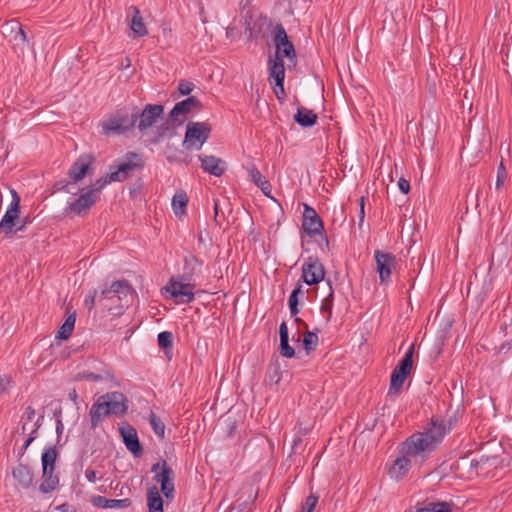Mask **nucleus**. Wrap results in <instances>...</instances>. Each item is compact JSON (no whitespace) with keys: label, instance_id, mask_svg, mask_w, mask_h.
Returning <instances> with one entry per match:
<instances>
[{"label":"nucleus","instance_id":"1","mask_svg":"<svg viewBox=\"0 0 512 512\" xmlns=\"http://www.w3.org/2000/svg\"><path fill=\"white\" fill-rule=\"evenodd\" d=\"M58 452L55 446L45 448L41 457L42 464V482L39 490L43 494L51 493L57 489L59 485V476L55 473V464Z\"/></svg>","mask_w":512,"mask_h":512},{"label":"nucleus","instance_id":"2","mask_svg":"<svg viewBox=\"0 0 512 512\" xmlns=\"http://www.w3.org/2000/svg\"><path fill=\"white\" fill-rule=\"evenodd\" d=\"M437 449L422 433L416 432L409 436L401 445V452L415 461L423 463Z\"/></svg>","mask_w":512,"mask_h":512},{"label":"nucleus","instance_id":"3","mask_svg":"<svg viewBox=\"0 0 512 512\" xmlns=\"http://www.w3.org/2000/svg\"><path fill=\"white\" fill-rule=\"evenodd\" d=\"M195 286L192 281H184L182 277L173 276L162 288V291L168 293L177 304H190L195 299Z\"/></svg>","mask_w":512,"mask_h":512},{"label":"nucleus","instance_id":"4","mask_svg":"<svg viewBox=\"0 0 512 512\" xmlns=\"http://www.w3.org/2000/svg\"><path fill=\"white\" fill-rule=\"evenodd\" d=\"M151 472L155 473L153 480L160 484V489L163 495L169 499L173 498L175 493V473L173 469L167 464L166 460L156 462L151 467Z\"/></svg>","mask_w":512,"mask_h":512},{"label":"nucleus","instance_id":"5","mask_svg":"<svg viewBox=\"0 0 512 512\" xmlns=\"http://www.w3.org/2000/svg\"><path fill=\"white\" fill-rule=\"evenodd\" d=\"M144 167V161L141 156L135 152H128L125 160L117 165V169L110 173V179L116 182H123L132 176L135 170H141Z\"/></svg>","mask_w":512,"mask_h":512},{"label":"nucleus","instance_id":"6","mask_svg":"<svg viewBox=\"0 0 512 512\" xmlns=\"http://www.w3.org/2000/svg\"><path fill=\"white\" fill-rule=\"evenodd\" d=\"M211 128L206 122H189L185 133L183 145L186 149H191L195 141H198L197 149L207 141L210 136Z\"/></svg>","mask_w":512,"mask_h":512},{"label":"nucleus","instance_id":"7","mask_svg":"<svg viewBox=\"0 0 512 512\" xmlns=\"http://www.w3.org/2000/svg\"><path fill=\"white\" fill-rule=\"evenodd\" d=\"M273 42L276 47L275 56L282 60H296V52L293 43L289 40L287 32L282 24L278 23L274 28Z\"/></svg>","mask_w":512,"mask_h":512},{"label":"nucleus","instance_id":"8","mask_svg":"<svg viewBox=\"0 0 512 512\" xmlns=\"http://www.w3.org/2000/svg\"><path fill=\"white\" fill-rule=\"evenodd\" d=\"M164 115V107L161 104H147L141 112L137 111L136 127L140 132L151 128Z\"/></svg>","mask_w":512,"mask_h":512},{"label":"nucleus","instance_id":"9","mask_svg":"<svg viewBox=\"0 0 512 512\" xmlns=\"http://www.w3.org/2000/svg\"><path fill=\"white\" fill-rule=\"evenodd\" d=\"M325 276L323 264L317 257L309 256L302 265V279L309 285L320 283Z\"/></svg>","mask_w":512,"mask_h":512},{"label":"nucleus","instance_id":"10","mask_svg":"<svg viewBox=\"0 0 512 512\" xmlns=\"http://www.w3.org/2000/svg\"><path fill=\"white\" fill-rule=\"evenodd\" d=\"M101 401H103L106 412L110 415L122 417L127 413L128 405L126 396L118 391L107 392L101 395Z\"/></svg>","mask_w":512,"mask_h":512},{"label":"nucleus","instance_id":"11","mask_svg":"<svg viewBox=\"0 0 512 512\" xmlns=\"http://www.w3.org/2000/svg\"><path fill=\"white\" fill-rule=\"evenodd\" d=\"M374 258L376 261L377 272L379 273L380 283H389L391 281L392 270L395 269L397 265L395 255L376 250L374 252Z\"/></svg>","mask_w":512,"mask_h":512},{"label":"nucleus","instance_id":"12","mask_svg":"<svg viewBox=\"0 0 512 512\" xmlns=\"http://www.w3.org/2000/svg\"><path fill=\"white\" fill-rule=\"evenodd\" d=\"M78 198L68 203L64 212L66 215L84 216L90 208L96 203L97 196H93L91 191L81 190Z\"/></svg>","mask_w":512,"mask_h":512},{"label":"nucleus","instance_id":"13","mask_svg":"<svg viewBox=\"0 0 512 512\" xmlns=\"http://www.w3.org/2000/svg\"><path fill=\"white\" fill-rule=\"evenodd\" d=\"M302 229L309 237H314L316 235L323 236V221L317 214L316 210L308 204H304Z\"/></svg>","mask_w":512,"mask_h":512},{"label":"nucleus","instance_id":"14","mask_svg":"<svg viewBox=\"0 0 512 512\" xmlns=\"http://www.w3.org/2000/svg\"><path fill=\"white\" fill-rule=\"evenodd\" d=\"M450 427H447L444 420H440L436 417H432L430 422L421 432L425 437H427L433 445L437 448L442 443L445 435L450 431Z\"/></svg>","mask_w":512,"mask_h":512},{"label":"nucleus","instance_id":"15","mask_svg":"<svg viewBox=\"0 0 512 512\" xmlns=\"http://www.w3.org/2000/svg\"><path fill=\"white\" fill-rule=\"evenodd\" d=\"M120 434L126 448L135 456L140 457L143 454V447L139 441L137 431L134 427L126 424L120 427Z\"/></svg>","mask_w":512,"mask_h":512},{"label":"nucleus","instance_id":"16","mask_svg":"<svg viewBox=\"0 0 512 512\" xmlns=\"http://www.w3.org/2000/svg\"><path fill=\"white\" fill-rule=\"evenodd\" d=\"M203 261L197 256L189 254L183 259V273L178 275L182 277L184 281H195V277H198L202 272Z\"/></svg>","mask_w":512,"mask_h":512},{"label":"nucleus","instance_id":"17","mask_svg":"<svg viewBox=\"0 0 512 512\" xmlns=\"http://www.w3.org/2000/svg\"><path fill=\"white\" fill-rule=\"evenodd\" d=\"M94 161V157L90 154L81 155L71 166L68 175L72 182L82 180Z\"/></svg>","mask_w":512,"mask_h":512},{"label":"nucleus","instance_id":"18","mask_svg":"<svg viewBox=\"0 0 512 512\" xmlns=\"http://www.w3.org/2000/svg\"><path fill=\"white\" fill-rule=\"evenodd\" d=\"M131 16L129 20L130 29L133 32V38L144 37L148 34V29L143 21L140 10L138 7L132 5L127 10V18Z\"/></svg>","mask_w":512,"mask_h":512},{"label":"nucleus","instance_id":"19","mask_svg":"<svg viewBox=\"0 0 512 512\" xmlns=\"http://www.w3.org/2000/svg\"><path fill=\"white\" fill-rule=\"evenodd\" d=\"M2 33L5 37H9L16 45L25 44L28 42L26 33L23 30L21 23L15 19L7 21L2 26Z\"/></svg>","mask_w":512,"mask_h":512},{"label":"nucleus","instance_id":"20","mask_svg":"<svg viewBox=\"0 0 512 512\" xmlns=\"http://www.w3.org/2000/svg\"><path fill=\"white\" fill-rule=\"evenodd\" d=\"M201 161V168L204 172L220 177L226 170L225 162L213 155H199Z\"/></svg>","mask_w":512,"mask_h":512},{"label":"nucleus","instance_id":"21","mask_svg":"<svg viewBox=\"0 0 512 512\" xmlns=\"http://www.w3.org/2000/svg\"><path fill=\"white\" fill-rule=\"evenodd\" d=\"M203 107L202 103L195 96H190L187 99L180 101L170 111L172 118H178L180 115H187L193 110H201Z\"/></svg>","mask_w":512,"mask_h":512},{"label":"nucleus","instance_id":"22","mask_svg":"<svg viewBox=\"0 0 512 512\" xmlns=\"http://www.w3.org/2000/svg\"><path fill=\"white\" fill-rule=\"evenodd\" d=\"M12 476L22 489H29L33 485L34 474L25 464L19 463L12 470Z\"/></svg>","mask_w":512,"mask_h":512},{"label":"nucleus","instance_id":"23","mask_svg":"<svg viewBox=\"0 0 512 512\" xmlns=\"http://www.w3.org/2000/svg\"><path fill=\"white\" fill-rule=\"evenodd\" d=\"M268 80L270 83L274 81L275 83L284 82L285 79V66L284 61L280 57H276L272 59L269 57L268 60Z\"/></svg>","mask_w":512,"mask_h":512},{"label":"nucleus","instance_id":"24","mask_svg":"<svg viewBox=\"0 0 512 512\" xmlns=\"http://www.w3.org/2000/svg\"><path fill=\"white\" fill-rule=\"evenodd\" d=\"M411 459L410 456H406L405 454L396 458L389 470L390 477L395 480L402 479L411 468Z\"/></svg>","mask_w":512,"mask_h":512},{"label":"nucleus","instance_id":"25","mask_svg":"<svg viewBox=\"0 0 512 512\" xmlns=\"http://www.w3.org/2000/svg\"><path fill=\"white\" fill-rule=\"evenodd\" d=\"M119 124H121V129L123 134L133 130L136 127L137 123V110L134 109L132 113H130L126 108L118 109L115 111Z\"/></svg>","mask_w":512,"mask_h":512},{"label":"nucleus","instance_id":"26","mask_svg":"<svg viewBox=\"0 0 512 512\" xmlns=\"http://www.w3.org/2000/svg\"><path fill=\"white\" fill-rule=\"evenodd\" d=\"M317 118L318 116L313 110L305 107H299L294 115L295 122L303 128L314 126L317 122Z\"/></svg>","mask_w":512,"mask_h":512},{"label":"nucleus","instance_id":"27","mask_svg":"<svg viewBox=\"0 0 512 512\" xmlns=\"http://www.w3.org/2000/svg\"><path fill=\"white\" fill-rule=\"evenodd\" d=\"M109 414L106 412L103 401H101V396L95 401V403L91 406L89 411V417L91 421V428L95 429L99 423L105 418L108 417Z\"/></svg>","mask_w":512,"mask_h":512},{"label":"nucleus","instance_id":"28","mask_svg":"<svg viewBox=\"0 0 512 512\" xmlns=\"http://www.w3.org/2000/svg\"><path fill=\"white\" fill-rule=\"evenodd\" d=\"M280 354L285 358H292L295 350L289 345V332L286 322H282L279 327Z\"/></svg>","mask_w":512,"mask_h":512},{"label":"nucleus","instance_id":"29","mask_svg":"<svg viewBox=\"0 0 512 512\" xmlns=\"http://www.w3.org/2000/svg\"><path fill=\"white\" fill-rule=\"evenodd\" d=\"M101 131L100 133L102 135H122V129L121 124H119L116 112H113L106 120L102 121L100 123Z\"/></svg>","mask_w":512,"mask_h":512},{"label":"nucleus","instance_id":"30","mask_svg":"<svg viewBox=\"0 0 512 512\" xmlns=\"http://www.w3.org/2000/svg\"><path fill=\"white\" fill-rule=\"evenodd\" d=\"M147 506L149 512H163V499L156 486L150 487L147 491Z\"/></svg>","mask_w":512,"mask_h":512},{"label":"nucleus","instance_id":"31","mask_svg":"<svg viewBox=\"0 0 512 512\" xmlns=\"http://www.w3.org/2000/svg\"><path fill=\"white\" fill-rule=\"evenodd\" d=\"M249 177L251 181L261 189V191L269 196L271 193V184L270 182L261 174V172L253 166L249 169Z\"/></svg>","mask_w":512,"mask_h":512},{"label":"nucleus","instance_id":"32","mask_svg":"<svg viewBox=\"0 0 512 512\" xmlns=\"http://www.w3.org/2000/svg\"><path fill=\"white\" fill-rule=\"evenodd\" d=\"M177 120L178 118H172L169 115L168 118L158 126L157 136L153 142L157 143L159 140L163 139L166 136H173L177 126Z\"/></svg>","mask_w":512,"mask_h":512},{"label":"nucleus","instance_id":"33","mask_svg":"<svg viewBox=\"0 0 512 512\" xmlns=\"http://www.w3.org/2000/svg\"><path fill=\"white\" fill-rule=\"evenodd\" d=\"M415 346L412 344L408 350L406 351L403 358L399 361V363L394 368L398 372H403L405 375H409L412 367H413V355H414Z\"/></svg>","mask_w":512,"mask_h":512},{"label":"nucleus","instance_id":"34","mask_svg":"<svg viewBox=\"0 0 512 512\" xmlns=\"http://www.w3.org/2000/svg\"><path fill=\"white\" fill-rule=\"evenodd\" d=\"M407 377L408 376L405 375L403 372H398L397 370L393 369L391 373L388 396L398 395Z\"/></svg>","mask_w":512,"mask_h":512},{"label":"nucleus","instance_id":"35","mask_svg":"<svg viewBox=\"0 0 512 512\" xmlns=\"http://www.w3.org/2000/svg\"><path fill=\"white\" fill-rule=\"evenodd\" d=\"M188 204V196L184 191L177 192L172 199V207L176 215H183L186 213Z\"/></svg>","mask_w":512,"mask_h":512},{"label":"nucleus","instance_id":"36","mask_svg":"<svg viewBox=\"0 0 512 512\" xmlns=\"http://www.w3.org/2000/svg\"><path fill=\"white\" fill-rule=\"evenodd\" d=\"M75 321H76V314H75V312H73L72 314L68 315L65 322L58 330L57 338L62 339V340L68 339L74 330Z\"/></svg>","mask_w":512,"mask_h":512},{"label":"nucleus","instance_id":"37","mask_svg":"<svg viewBox=\"0 0 512 512\" xmlns=\"http://www.w3.org/2000/svg\"><path fill=\"white\" fill-rule=\"evenodd\" d=\"M110 288H111L112 292L116 296H118V298H121L122 295L127 296L132 293V287L130 286V284L128 283L127 280L114 281L110 285Z\"/></svg>","mask_w":512,"mask_h":512},{"label":"nucleus","instance_id":"38","mask_svg":"<svg viewBox=\"0 0 512 512\" xmlns=\"http://www.w3.org/2000/svg\"><path fill=\"white\" fill-rule=\"evenodd\" d=\"M407 512H452V510L447 502H436L429 503L425 507L418 508L416 511L409 510Z\"/></svg>","mask_w":512,"mask_h":512},{"label":"nucleus","instance_id":"39","mask_svg":"<svg viewBox=\"0 0 512 512\" xmlns=\"http://www.w3.org/2000/svg\"><path fill=\"white\" fill-rule=\"evenodd\" d=\"M149 423L157 437L160 439H164L165 424L154 412H151L149 415Z\"/></svg>","mask_w":512,"mask_h":512},{"label":"nucleus","instance_id":"40","mask_svg":"<svg viewBox=\"0 0 512 512\" xmlns=\"http://www.w3.org/2000/svg\"><path fill=\"white\" fill-rule=\"evenodd\" d=\"M299 294H303L301 284H297V286L292 290V292L289 296L288 304H289V309H290V313L292 316H296L299 313V309H298V304H299L298 295Z\"/></svg>","mask_w":512,"mask_h":512},{"label":"nucleus","instance_id":"41","mask_svg":"<svg viewBox=\"0 0 512 512\" xmlns=\"http://www.w3.org/2000/svg\"><path fill=\"white\" fill-rule=\"evenodd\" d=\"M111 182H116L115 179H110V173L98 179L95 183L91 184L86 191H91L93 196H97L106 185Z\"/></svg>","mask_w":512,"mask_h":512},{"label":"nucleus","instance_id":"42","mask_svg":"<svg viewBox=\"0 0 512 512\" xmlns=\"http://www.w3.org/2000/svg\"><path fill=\"white\" fill-rule=\"evenodd\" d=\"M16 220L17 219L15 217L5 213L0 221V231L5 235H11L13 233V228L16 225Z\"/></svg>","mask_w":512,"mask_h":512},{"label":"nucleus","instance_id":"43","mask_svg":"<svg viewBox=\"0 0 512 512\" xmlns=\"http://www.w3.org/2000/svg\"><path fill=\"white\" fill-rule=\"evenodd\" d=\"M318 345V336L317 334L307 331L303 338V347L307 354L311 351H314Z\"/></svg>","mask_w":512,"mask_h":512},{"label":"nucleus","instance_id":"44","mask_svg":"<svg viewBox=\"0 0 512 512\" xmlns=\"http://www.w3.org/2000/svg\"><path fill=\"white\" fill-rule=\"evenodd\" d=\"M11 194H12V201L6 211V214L8 215H11L13 217H15L16 219L19 218V214H20V196L18 195V193L15 191V190H12L11 191Z\"/></svg>","mask_w":512,"mask_h":512},{"label":"nucleus","instance_id":"45","mask_svg":"<svg viewBox=\"0 0 512 512\" xmlns=\"http://www.w3.org/2000/svg\"><path fill=\"white\" fill-rule=\"evenodd\" d=\"M159 347L163 349L172 348L173 345V335L169 331H163L158 334L157 337Z\"/></svg>","mask_w":512,"mask_h":512},{"label":"nucleus","instance_id":"46","mask_svg":"<svg viewBox=\"0 0 512 512\" xmlns=\"http://www.w3.org/2000/svg\"><path fill=\"white\" fill-rule=\"evenodd\" d=\"M333 308V291L322 301L321 311L327 313L326 320L329 321L332 316Z\"/></svg>","mask_w":512,"mask_h":512},{"label":"nucleus","instance_id":"47","mask_svg":"<svg viewBox=\"0 0 512 512\" xmlns=\"http://www.w3.org/2000/svg\"><path fill=\"white\" fill-rule=\"evenodd\" d=\"M132 504L131 500L129 498L124 499H109L108 500V508L109 509H126L130 507Z\"/></svg>","mask_w":512,"mask_h":512},{"label":"nucleus","instance_id":"48","mask_svg":"<svg viewBox=\"0 0 512 512\" xmlns=\"http://www.w3.org/2000/svg\"><path fill=\"white\" fill-rule=\"evenodd\" d=\"M318 503V496L311 493L306 497L304 503L302 504V512H312Z\"/></svg>","mask_w":512,"mask_h":512},{"label":"nucleus","instance_id":"49","mask_svg":"<svg viewBox=\"0 0 512 512\" xmlns=\"http://www.w3.org/2000/svg\"><path fill=\"white\" fill-rule=\"evenodd\" d=\"M507 177V172L504 167L503 161L500 162L497 169V179H496V189L499 190L503 185L505 179Z\"/></svg>","mask_w":512,"mask_h":512},{"label":"nucleus","instance_id":"50","mask_svg":"<svg viewBox=\"0 0 512 512\" xmlns=\"http://www.w3.org/2000/svg\"><path fill=\"white\" fill-rule=\"evenodd\" d=\"M108 500V498L101 495H95L90 498V502L94 507L102 509H108Z\"/></svg>","mask_w":512,"mask_h":512},{"label":"nucleus","instance_id":"51","mask_svg":"<svg viewBox=\"0 0 512 512\" xmlns=\"http://www.w3.org/2000/svg\"><path fill=\"white\" fill-rule=\"evenodd\" d=\"M76 379L99 382L102 380V376L93 372H82L77 374Z\"/></svg>","mask_w":512,"mask_h":512},{"label":"nucleus","instance_id":"52","mask_svg":"<svg viewBox=\"0 0 512 512\" xmlns=\"http://www.w3.org/2000/svg\"><path fill=\"white\" fill-rule=\"evenodd\" d=\"M96 297H97V290H95V289L89 291V293L86 295L85 300H84V305L88 309V311H91L94 308Z\"/></svg>","mask_w":512,"mask_h":512},{"label":"nucleus","instance_id":"53","mask_svg":"<svg viewBox=\"0 0 512 512\" xmlns=\"http://www.w3.org/2000/svg\"><path fill=\"white\" fill-rule=\"evenodd\" d=\"M72 183V180L69 179H63V180H59L57 182L54 183L53 185V191L54 192H61V191H65V192H70L69 191V185Z\"/></svg>","mask_w":512,"mask_h":512},{"label":"nucleus","instance_id":"54","mask_svg":"<svg viewBox=\"0 0 512 512\" xmlns=\"http://www.w3.org/2000/svg\"><path fill=\"white\" fill-rule=\"evenodd\" d=\"M194 89V84L190 81L181 80L178 85V90L182 95H189Z\"/></svg>","mask_w":512,"mask_h":512},{"label":"nucleus","instance_id":"55","mask_svg":"<svg viewBox=\"0 0 512 512\" xmlns=\"http://www.w3.org/2000/svg\"><path fill=\"white\" fill-rule=\"evenodd\" d=\"M281 371H280V367L279 365H275L273 367V371L272 373L269 374V382L270 384H274V385H277L279 384V382L281 381L282 379V376H281Z\"/></svg>","mask_w":512,"mask_h":512},{"label":"nucleus","instance_id":"56","mask_svg":"<svg viewBox=\"0 0 512 512\" xmlns=\"http://www.w3.org/2000/svg\"><path fill=\"white\" fill-rule=\"evenodd\" d=\"M273 90H274V93L276 95V98L280 102H283L285 97H286V92H285V89H284V82L275 83V87L273 88Z\"/></svg>","mask_w":512,"mask_h":512},{"label":"nucleus","instance_id":"57","mask_svg":"<svg viewBox=\"0 0 512 512\" xmlns=\"http://www.w3.org/2000/svg\"><path fill=\"white\" fill-rule=\"evenodd\" d=\"M358 218H359V221H358V226L359 228L362 227L363 223H364V218H365V197L362 196L360 199H359V213H358Z\"/></svg>","mask_w":512,"mask_h":512},{"label":"nucleus","instance_id":"58","mask_svg":"<svg viewBox=\"0 0 512 512\" xmlns=\"http://www.w3.org/2000/svg\"><path fill=\"white\" fill-rule=\"evenodd\" d=\"M52 512H77V511L74 506H72L68 503H63V504L55 507Z\"/></svg>","mask_w":512,"mask_h":512},{"label":"nucleus","instance_id":"59","mask_svg":"<svg viewBox=\"0 0 512 512\" xmlns=\"http://www.w3.org/2000/svg\"><path fill=\"white\" fill-rule=\"evenodd\" d=\"M39 420L36 422V428L32 431V433L30 434V436L26 439V441L24 442L23 444V447H22V450H23V453L26 451V449L30 446V444L34 441L35 439V436L34 434L36 433L37 429L39 428L40 424L38 423Z\"/></svg>","mask_w":512,"mask_h":512},{"label":"nucleus","instance_id":"60","mask_svg":"<svg viewBox=\"0 0 512 512\" xmlns=\"http://www.w3.org/2000/svg\"><path fill=\"white\" fill-rule=\"evenodd\" d=\"M213 209H214V221L217 225H221L219 200L214 199Z\"/></svg>","mask_w":512,"mask_h":512},{"label":"nucleus","instance_id":"61","mask_svg":"<svg viewBox=\"0 0 512 512\" xmlns=\"http://www.w3.org/2000/svg\"><path fill=\"white\" fill-rule=\"evenodd\" d=\"M398 187L400 191L404 194H408L410 191V183L404 178H400L398 181Z\"/></svg>","mask_w":512,"mask_h":512},{"label":"nucleus","instance_id":"62","mask_svg":"<svg viewBox=\"0 0 512 512\" xmlns=\"http://www.w3.org/2000/svg\"><path fill=\"white\" fill-rule=\"evenodd\" d=\"M85 478L90 483H95L97 480V471L91 468H87L85 471Z\"/></svg>","mask_w":512,"mask_h":512},{"label":"nucleus","instance_id":"63","mask_svg":"<svg viewBox=\"0 0 512 512\" xmlns=\"http://www.w3.org/2000/svg\"><path fill=\"white\" fill-rule=\"evenodd\" d=\"M35 416V409L32 406H28L25 409V412L23 414V418L26 419V421L30 422L33 420Z\"/></svg>","mask_w":512,"mask_h":512},{"label":"nucleus","instance_id":"64","mask_svg":"<svg viewBox=\"0 0 512 512\" xmlns=\"http://www.w3.org/2000/svg\"><path fill=\"white\" fill-rule=\"evenodd\" d=\"M112 296H116L110 287H106L104 288L101 293H100V297H99V301H101L102 299H109L111 298Z\"/></svg>","mask_w":512,"mask_h":512}]
</instances>
